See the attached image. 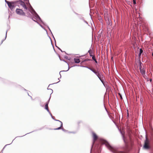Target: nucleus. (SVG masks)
I'll return each instance as SVG.
<instances>
[{
    "label": "nucleus",
    "mask_w": 153,
    "mask_h": 153,
    "mask_svg": "<svg viewBox=\"0 0 153 153\" xmlns=\"http://www.w3.org/2000/svg\"><path fill=\"white\" fill-rule=\"evenodd\" d=\"M143 50H142V49H140V52L139 53V56H140L141 55V54L143 53Z\"/></svg>",
    "instance_id": "14"
},
{
    "label": "nucleus",
    "mask_w": 153,
    "mask_h": 153,
    "mask_svg": "<svg viewBox=\"0 0 153 153\" xmlns=\"http://www.w3.org/2000/svg\"><path fill=\"white\" fill-rule=\"evenodd\" d=\"M97 76H98L101 81L103 82V75L101 74H100V73L98 74Z\"/></svg>",
    "instance_id": "7"
},
{
    "label": "nucleus",
    "mask_w": 153,
    "mask_h": 153,
    "mask_svg": "<svg viewBox=\"0 0 153 153\" xmlns=\"http://www.w3.org/2000/svg\"><path fill=\"white\" fill-rule=\"evenodd\" d=\"M150 81H152V79H151L150 80Z\"/></svg>",
    "instance_id": "22"
},
{
    "label": "nucleus",
    "mask_w": 153,
    "mask_h": 153,
    "mask_svg": "<svg viewBox=\"0 0 153 153\" xmlns=\"http://www.w3.org/2000/svg\"><path fill=\"white\" fill-rule=\"evenodd\" d=\"M5 1L7 3V2H9L8 1H7L6 0H5Z\"/></svg>",
    "instance_id": "21"
},
{
    "label": "nucleus",
    "mask_w": 153,
    "mask_h": 153,
    "mask_svg": "<svg viewBox=\"0 0 153 153\" xmlns=\"http://www.w3.org/2000/svg\"><path fill=\"white\" fill-rule=\"evenodd\" d=\"M94 61H95V62H96V63H97V61L96 60V59L95 60H94Z\"/></svg>",
    "instance_id": "19"
},
{
    "label": "nucleus",
    "mask_w": 153,
    "mask_h": 153,
    "mask_svg": "<svg viewBox=\"0 0 153 153\" xmlns=\"http://www.w3.org/2000/svg\"><path fill=\"white\" fill-rule=\"evenodd\" d=\"M92 56V59L94 60L96 59L95 57L94 56Z\"/></svg>",
    "instance_id": "16"
},
{
    "label": "nucleus",
    "mask_w": 153,
    "mask_h": 153,
    "mask_svg": "<svg viewBox=\"0 0 153 153\" xmlns=\"http://www.w3.org/2000/svg\"><path fill=\"white\" fill-rule=\"evenodd\" d=\"M58 124L59 125V126L58 128L55 129V130H58L60 129L61 127L62 126V123L61 121L59 120V123H58Z\"/></svg>",
    "instance_id": "9"
},
{
    "label": "nucleus",
    "mask_w": 153,
    "mask_h": 153,
    "mask_svg": "<svg viewBox=\"0 0 153 153\" xmlns=\"http://www.w3.org/2000/svg\"><path fill=\"white\" fill-rule=\"evenodd\" d=\"M19 4L22 6L24 8V9L26 10H27V8L26 5L25 4V3L21 0L19 1Z\"/></svg>",
    "instance_id": "4"
},
{
    "label": "nucleus",
    "mask_w": 153,
    "mask_h": 153,
    "mask_svg": "<svg viewBox=\"0 0 153 153\" xmlns=\"http://www.w3.org/2000/svg\"><path fill=\"white\" fill-rule=\"evenodd\" d=\"M91 60V59H85L84 61H90V60Z\"/></svg>",
    "instance_id": "15"
},
{
    "label": "nucleus",
    "mask_w": 153,
    "mask_h": 153,
    "mask_svg": "<svg viewBox=\"0 0 153 153\" xmlns=\"http://www.w3.org/2000/svg\"><path fill=\"white\" fill-rule=\"evenodd\" d=\"M149 144V141L148 139L146 138V140L145 141L144 144L143 146L144 148L146 149H149L150 148Z\"/></svg>",
    "instance_id": "2"
},
{
    "label": "nucleus",
    "mask_w": 153,
    "mask_h": 153,
    "mask_svg": "<svg viewBox=\"0 0 153 153\" xmlns=\"http://www.w3.org/2000/svg\"><path fill=\"white\" fill-rule=\"evenodd\" d=\"M119 95H120V97L121 98V99H122V96L120 94V93H119Z\"/></svg>",
    "instance_id": "20"
},
{
    "label": "nucleus",
    "mask_w": 153,
    "mask_h": 153,
    "mask_svg": "<svg viewBox=\"0 0 153 153\" xmlns=\"http://www.w3.org/2000/svg\"><path fill=\"white\" fill-rule=\"evenodd\" d=\"M74 61L75 63H79L80 62V59L79 58H75Z\"/></svg>",
    "instance_id": "12"
},
{
    "label": "nucleus",
    "mask_w": 153,
    "mask_h": 153,
    "mask_svg": "<svg viewBox=\"0 0 153 153\" xmlns=\"http://www.w3.org/2000/svg\"><path fill=\"white\" fill-rule=\"evenodd\" d=\"M123 139L124 141V142L126 143V142L125 139V138L124 137V136H123Z\"/></svg>",
    "instance_id": "18"
},
{
    "label": "nucleus",
    "mask_w": 153,
    "mask_h": 153,
    "mask_svg": "<svg viewBox=\"0 0 153 153\" xmlns=\"http://www.w3.org/2000/svg\"><path fill=\"white\" fill-rule=\"evenodd\" d=\"M105 144L106 146L108 149L114 153H124V152L121 151H118L116 149L111 147L109 144L106 141H105Z\"/></svg>",
    "instance_id": "1"
},
{
    "label": "nucleus",
    "mask_w": 153,
    "mask_h": 153,
    "mask_svg": "<svg viewBox=\"0 0 153 153\" xmlns=\"http://www.w3.org/2000/svg\"><path fill=\"white\" fill-rule=\"evenodd\" d=\"M15 3L14 2H7V4L8 5V6L10 9H13V4Z\"/></svg>",
    "instance_id": "6"
},
{
    "label": "nucleus",
    "mask_w": 153,
    "mask_h": 153,
    "mask_svg": "<svg viewBox=\"0 0 153 153\" xmlns=\"http://www.w3.org/2000/svg\"><path fill=\"white\" fill-rule=\"evenodd\" d=\"M136 0H133V3L134 4H136Z\"/></svg>",
    "instance_id": "17"
},
{
    "label": "nucleus",
    "mask_w": 153,
    "mask_h": 153,
    "mask_svg": "<svg viewBox=\"0 0 153 153\" xmlns=\"http://www.w3.org/2000/svg\"><path fill=\"white\" fill-rule=\"evenodd\" d=\"M140 70L141 73L143 75V77H144V75H145V73H146L145 71V69L143 68L141 66V64L140 63Z\"/></svg>",
    "instance_id": "5"
},
{
    "label": "nucleus",
    "mask_w": 153,
    "mask_h": 153,
    "mask_svg": "<svg viewBox=\"0 0 153 153\" xmlns=\"http://www.w3.org/2000/svg\"><path fill=\"white\" fill-rule=\"evenodd\" d=\"M92 134L93 137L94 139V142H95L97 140L98 137L96 134L95 133L93 132Z\"/></svg>",
    "instance_id": "8"
},
{
    "label": "nucleus",
    "mask_w": 153,
    "mask_h": 153,
    "mask_svg": "<svg viewBox=\"0 0 153 153\" xmlns=\"http://www.w3.org/2000/svg\"><path fill=\"white\" fill-rule=\"evenodd\" d=\"M88 52L89 53L90 55L91 56H93L92 54L93 51L91 49H90L88 51Z\"/></svg>",
    "instance_id": "13"
},
{
    "label": "nucleus",
    "mask_w": 153,
    "mask_h": 153,
    "mask_svg": "<svg viewBox=\"0 0 153 153\" xmlns=\"http://www.w3.org/2000/svg\"><path fill=\"white\" fill-rule=\"evenodd\" d=\"M49 102V100L46 103L45 105V109H46L48 112H49V111L48 106Z\"/></svg>",
    "instance_id": "11"
},
{
    "label": "nucleus",
    "mask_w": 153,
    "mask_h": 153,
    "mask_svg": "<svg viewBox=\"0 0 153 153\" xmlns=\"http://www.w3.org/2000/svg\"><path fill=\"white\" fill-rule=\"evenodd\" d=\"M16 13L19 15L25 16V14L23 10L21 9H17L16 10Z\"/></svg>",
    "instance_id": "3"
},
{
    "label": "nucleus",
    "mask_w": 153,
    "mask_h": 153,
    "mask_svg": "<svg viewBox=\"0 0 153 153\" xmlns=\"http://www.w3.org/2000/svg\"><path fill=\"white\" fill-rule=\"evenodd\" d=\"M89 69L92 71H93L94 73L96 74V75H97V74H98L99 73V72L98 71H96L94 69L91 68H89Z\"/></svg>",
    "instance_id": "10"
}]
</instances>
